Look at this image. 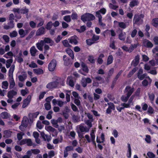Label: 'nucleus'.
<instances>
[{"label": "nucleus", "mask_w": 158, "mask_h": 158, "mask_svg": "<svg viewBox=\"0 0 158 158\" xmlns=\"http://www.w3.org/2000/svg\"><path fill=\"white\" fill-rule=\"evenodd\" d=\"M54 81L56 83L57 86H58L59 84L61 83L62 84L63 82V81L62 79L59 77H57L55 79V81Z\"/></svg>", "instance_id": "c85d7f7f"}, {"label": "nucleus", "mask_w": 158, "mask_h": 158, "mask_svg": "<svg viewBox=\"0 0 158 158\" xmlns=\"http://www.w3.org/2000/svg\"><path fill=\"white\" fill-rule=\"evenodd\" d=\"M118 26L120 27L123 29H125L126 27V24L123 22H120L118 23Z\"/></svg>", "instance_id": "864d4df0"}, {"label": "nucleus", "mask_w": 158, "mask_h": 158, "mask_svg": "<svg viewBox=\"0 0 158 158\" xmlns=\"http://www.w3.org/2000/svg\"><path fill=\"white\" fill-rule=\"evenodd\" d=\"M95 19V17L94 15L89 13H86L81 16V20L85 23L86 21H89L94 20Z\"/></svg>", "instance_id": "f03ea898"}, {"label": "nucleus", "mask_w": 158, "mask_h": 158, "mask_svg": "<svg viewBox=\"0 0 158 158\" xmlns=\"http://www.w3.org/2000/svg\"><path fill=\"white\" fill-rule=\"evenodd\" d=\"M44 41L45 43L49 44V45L52 46L54 44V42L51 39L48 37H45Z\"/></svg>", "instance_id": "aec40b11"}, {"label": "nucleus", "mask_w": 158, "mask_h": 158, "mask_svg": "<svg viewBox=\"0 0 158 158\" xmlns=\"http://www.w3.org/2000/svg\"><path fill=\"white\" fill-rule=\"evenodd\" d=\"M24 135V133L23 132H21L20 133H18L17 134V138L19 140H20L23 138V136Z\"/></svg>", "instance_id": "bf43d9fd"}, {"label": "nucleus", "mask_w": 158, "mask_h": 158, "mask_svg": "<svg viewBox=\"0 0 158 158\" xmlns=\"http://www.w3.org/2000/svg\"><path fill=\"white\" fill-rule=\"evenodd\" d=\"M113 60V58L112 55H110L108 56L107 60V65H109L112 63Z\"/></svg>", "instance_id": "c756f323"}, {"label": "nucleus", "mask_w": 158, "mask_h": 158, "mask_svg": "<svg viewBox=\"0 0 158 158\" xmlns=\"http://www.w3.org/2000/svg\"><path fill=\"white\" fill-rule=\"evenodd\" d=\"M129 98L130 97L127 95L126 96L123 95L121 97V100L123 102H126L128 101Z\"/></svg>", "instance_id": "8fccbe9b"}, {"label": "nucleus", "mask_w": 158, "mask_h": 158, "mask_svg": "<svg viewBox=\"0 0 158 158\" xmlns=\"http://www.w3.org/2000/svg\"><path fill=\"white\" fill-rule=\"evenodd\" d=\"M45 33V29L44 27H40L36 31V35L37 36L44 34Z\"/></svg>", "instance_id": "ddd939ff"}, {"label": "nucleus", "mask_w": 158, "mask_h": 158, "mask_svg": "<svg viewBox=\"0 0 158 158\" xmlns=\"http://www.w3.org/2000/svg\"><path fill=\"white\" fill-rule=\"evenodd\" d=\"M139 56L138 55L135 56L134 60H133L131 62V65L134 67L137 65L139 63Z\"/></svg>", "instance_id": "4468645a"}, {"label": "nucleus", "mask_w": 158, "mask_h": 158, "mask_svg": "<svg viewBox=\"0 0 158 158\" xmlns=\"http://www.w3.org/2000/svg\"><path fill=\"white\" fill-rule=\"evenodd\" d=\"M64 64L66 66H68L71 64V60L69 58H67L64 60Z\"/></svg>", "instance_id": "4c0bfd02"}, {"label": "nucleus", "mask_w": 158, "mask_h": 158, "mask_svg": "<svg viewBox=\"0 0 158 158\" xmlns=\"http://www.w3.org/2000/svg\"><path fill=\"white\" fill-rule=\"evenodd\" d=\"M15 65L11 66L9 71V76L10 77H13V73L15 69Z\"/></svg>", "instance_id": "bb28decb"}, {"label": "nucleus", "mask_w": 158, "mask_h": 158, "mask_svg": "<svg viewBox=\"0 0 158 158\" xmlns=\"http://www.w3.org/2000/svg\"><path fill=\"white\" fill-rule=\"evenodd\" d=\"M39 114V112L38 111L32 113H30L29 114V119L31 121H32L34 118H36L38 115Z\"/></svg>", "instance_id": "2eb2a0df"}, {"label": "nucleus", "mask_w": 158, "mask_h": 158, "mask_svg": "<svg viewBox=\"0 0 158 158\" xmlns=\"http://www.w3.org/2000/svg\"><path fill=\"white\" fill-rule=\"evenodd\" d=\"M51 123L53 126L56 128H58L59 125L56 120L53 119L51 120Z\"/></svg>", "instance_id": "f704fd0d"}, {"label": "nucleus", "mask_w": 158, "mask_h": 158, "mask_svg": "<svg viewBox=\"0 0 158 158\" xmlns=\"http://www.w3.org/2000/svg\"><path fill=\"white\" fill-rule=\"evenodd\" d=\"M12 132L9 130H5L3 131V137L5 138H8L11 137Z\"/></svg>", "instance_id": "f8f14e48"}, {"label": "nucleus", "mask_w": 158, "mask_h": 158, "mask_svg": "<svg viewBox=\"0 0 158 158\" xmlns=\"http://www.w3.org/2000/svg\"><path fill=\"white\" fill-rule=\"evenodd\" d=\"M79 39L78 38L76 35H74L71 36L68 39L69 42L71 44H73L74 45L77 44L78 41V40Z\"/></svg>", "instance_id": "20e7f679"}, {"label": "nucleus", "mask_w": 158, "mask_h": 158, "mask_svg": "<svg viewBox=\"0 0 158 158\" xmlns=\"http://www.w3.org/2000/svg\"><path fill=\"white\" fill-rule=\"evenodd\" d=\"M54 155V152L53 151H50L48 153V158H52Z\"/></svg>", "instance_id": "774afa93"}, {"label": "nucleus", "mask_w": 158, "mask_h": 158, "mask_svg": "<svg viewBox=\"0 0 158 158\" xmlns=\"http://www.w3.org/2000/svg\"><path fill=\"white\" fill-rule=\"evenodd\" d=\"M88 60L91 63L94 64L95 63V60L94 59V58L93 56H89L88 58Z\"/></svg>", "instance_id": "5fc2aeb1"}, {"label": "nucleus", "mask_w": 158, "mask_h": 158, "mask_svg": "<svg viewBox=\"0 0 158 158\" xmlns=\"http://www.w3.org/2000/svg\"><path fill=\"white\" fill-rule=\"evenodd\" d=\"M120 32L118 35L119 39L122 41H124L126 38V33L123 32L122 30H120Z\"/></svg>", "instance_id": "dca6fc26"}, {"label": "nucleus", "mask_w": 158, "mask_h": 158, "mask_svg": "<svg viewBox=\"0 0 158 158\" xmlns=\"http://www.w3.org/2000/svg\"><path fill=\"white\" fill-rule=\"evenodd\" d=\"M148 94L150 102L151 103H152L155 97L154 94L153 93H152L151 94L148 93Z\"/></svg>", "instance_id": "72a5a7b5"}, {"label": "nucleus", "mask_w": 158, "mask_h": 158, "mask_svg": "<svg viewBox=\"0 0 158 158\" xmlns=\"http://www.w3.org/2000/svg\"><path fill=\"white\" fill-rule=\"evenodd\" d=\"M104 57L105 56L103 54H101L99 55L97 59V62L99 64H102L103 62V60H102V58H104Z\"/></svg>", "instance_id": "393cba45"}, {"label": "nucleus", "mask_w": 158, "mask_h": 158, "mask_svg": "<svg viewBox=\"0 0 158 158\" xmlns=\"http://www.w3.org/2000/svg\"><path fill=\"white\" fill-rule=\"evenodd\" d=\"M46 94V92L45 91H44V92H41L40 94L39 97V100H40L41 99H43Z\"/></svg>", "instance_id": "680f3d73"}, {"label": "nucleus", "mask_w": 158, "mask_h": 158, "mask_svg": "<svg viewBox=\"0 0 158 158\" xmlns=\"http://www.w3.org/2000/svg\"><path fill=\"white\" fill-rule=\"evenodd\" d=\"M100 37L99 36L96 35L94 34L92 38V39L94 42H95V41H98Z\"/></svg>", "instance_id": "e2e57ef3"}, {"label": "nucleus", "mask_w": 158, "mask_h": 158, "mask_svg": "<svg viewBox=\"0 0 158 158\" xmlns=\"http://www.w3.org/2000/svg\"><path fill=\"white\" fill-rule=\"evenodd\" d=\"M27 77V74H23L22 75H20L18 76V78L20 81L23 82L24 81L26 78Z\"/></svg>", "instance_id": "473e14b6"}, {"label": "nucleus", "mask_w": 158, "mask_h": 158, "mask_svg": "<svg viewBox=\"0 0 158 158\" xmlns=\"http://www.w3.org/2000/svg\"><path fill=\"white\" fill-rule=\"evenodd\" d=\"M71 17L73 20H77V19L78 15L76 13L73 12L72 13Z\"/></svg>", "instance_id": "4d7b16f0"}, {"label": "nucleus", "mask_w": 158, "mask_h": 158, "mask_svg": "<svg viewBox=\"0 0 158 158\" xmlns=\"http://www.w3.org/2000/svg\"><path fill=\"white\" fill-rule=\"evenodd\" d=\"M1 117L3 119H7L9 118L8 113L6 112H2L0 114Z\"/></svg>", "instance_id": "2f4dec72"}, {"label": "nucleus", "mask_w": 158, "mask_h": 158, "mask_svg": "<svg viewBox=\"0 0 158 158\" xmlns=\"http://www.w3.org/2000/svg\"><path fill=\"white\" fill-rule=\"evenodd\" d=\"M2 38L5 42L6 43H9L10 41V38L7 35H3Z\"/></svg>", "instance_id": "de8ad7c7"}, {"label": "nucleus", "mask_w": 158, "mask_h": 158, "mask_svg": "<svg viewBox=\"0 0 158 158\" xmlns=\"http://www.w3.org/2000/svg\"><path fill=\"white\" fill-rule=\"evenodd\" d=\"M128 151L127 156L128 158H130L131 155V148L130 144L129 143L127 144Z\"/></svg>", "instance_id": "e433bc0d"}, {"label": "nucleus", "mask_w": 158, "mask_h": 158, "mask_svg": "<svg viewBox=\"0 0 158 158\" xmlns=\"http://www.w3.org/2000/svg\"><path fill=\"white\" fill-rule=\"evenodd\" d=\"M134 90V88H131V86H127L126 87L125 91L127 92V95L130 97L133 93Z\"/></svg>", "instance_id": "0eeeda50"}, {"label": "nucleus", "mask_w": 158, "mask_h": 158, "mask_svg": "<svg viewBox=\"0 0 158 158\" xmlns=\"http://www.w3.org/2000/svg\"><path fill=\"white\" fill-rule=\"evenodd\" d=\"M30 101L27 98L25 99L23 101V103L22 105V107L23 108H25L27 107L30 103Z\"/></svg>", "instance_id": "a878e982"}, {"label": "nucleus", "mask_w": 158, "mask_h": 158, "mask_svg": "<svg viewBox=\"0 0 158 158\" xmlns=\"http://www.w3.org/2000/svg\"><path fill=\"white\" fill-rule=\"evenodd\" d=\"M30 52L31 55L33 56H35L38 51L35 48L34 46H32L30 49Z\"/></svg>", "instance_id": "6ab92c4d"}, {"label": "nucleus", "mask_w": 158, "mask_h": 158, "mask_svg": "<svg viewBox=\"0 0 158 158\" xmlns=\"http://www.w3.org/2000/svg\"><path fill=\"white\" fill-rule=\"evenodd\" d=\"M144 17V15L142 14H135L133 19L134 24L138 25L142 24L143 22V19Z\"/></svg>", "instance_id": "f257e3e1"}, {"label": "nucleus", "mask_w": 158, "mask_h": 158, "mask_svg": "<svg viewBox=\"0 0 158 158\" xmlns=\"http://www.w3.org/2000/svg\"><path fill=\"white\" fill-rule=\"evenodd\" d=\"M45 109L47 110H49L51 109V105L50 103H46L44 104Z\"/></svg>", "instance_id": "3c124183"}, {"label": "nucleus", "mask_w": 158, "mask_h": 158, "mask_svg": "<svg viewBox=\"0 0 158 158\" xmlns=\"http://www.w3.org/2000/svg\"><path fill=\"white\" fill-rule=\"evenodd\" d=\"M121 105L123 106V109L124 108H128L130 107V105L128 103H122L121 104Z\"/></svg>", "instance_id": "0e129e2a"}, {"label": "nucleus", "mask_w": 158, "mask_h": 158, "mask_svg": "<svg viewBox=\"0 0 158 158\" xmlns=\"http://www.w3.org/2000/svg\"><path fill=\"white\" fill-rule=\"evenodd\" d=\"M86 43L89 46L93 44L94 43L92 39H88L86 40Z\"/></svg>", "instance_id": "6e6d98bb"}, {"label": "nucleus", "mask_w": 158, "mask_h": 158, "mask_svg": "<svg viewBox=\"0 0 158 158\" xmlns=\"http://www.w3.org/2000/svg\"><path fill=\"white\" fill-rule=\"evenodd\" d=\"M12 62L13 60L11 59H10L8 60H6V66L7 68H8L10 67L11 65V64L12 63Z\"/></svg>", "instance_id": "79ce46f5"}, {"label": "nucleus", "mask_w": 158, "mask_h": 158, "mask_svg": "<svg viewBox=\"0 0 158 158\" xmlns=\"http://www.w3.org/2000/svg\"><path fill=\"white\" fill-rule=\"evenodd\" d=\"M33 71L34 73L37 74H42L44 73L43 70L41 69H34Z\"/></svg>", "instance_id": "c9c22d12"}, {"label": "nucleus", "mask_w": 158, "mask_h": 158, "mask_svg": "<svg viewBox=\"0 0 158 158\" xmlns=\"http://www.w3.org/2000/svg\"><path fill=\"white\" fill-rule=\"evenodd\" d=\"M18 35L17 32L15 31H14L10 33V36L11 38L15 37Z\"/></svg>", "instance_id": "a18cd8bd"}, {"label": "nucleus", "mask_w": 158, "mask_h": 158, "mask_svg": "<svg viewBox=\"0 0 158 158\" xmlns=\"http://www.w3.org/2000/svg\"><path fill=\"white\" fill-rule=\"evenodd\" d=\"M71 106L72 110L73 111L75 112L78 111V110L77 108L75 105L72 103L71 104Z\"/></svg>", "instance_id": "69168bd1"}, {"label": "nucleus", "mask_w": 158, "mask_h": 158, "mask_svg": "<svg viewBox=\"0 0 158 158\" xmlns=\"http://www.w3.org/2000/svg\"><path fill=\"white\" fill-rule=\"evenodd\" d=\"M80 118L77 115H74L72 117L73 122L74 123H77L79 121Z\"/></svg>", "instance_id": "ea45409f"}, {"label": "nucleus", "mask_w": 158, "mask_h": 158, "mask_svg": "<svg viewBox=\"0 0 158 158\" xmlns=\"http://www.w3.org/2000/svg\"><path fill=\"white\" fill-rule=\"evenodd\" d=\"M109 6L110 9L114 10H115L118 7V6L114 5L113 4L111 3L109 4Z\"/></svg>", "instance_id": "c03bdc74"}, {"label": "nucleus", "mask_w": 158, "mask_h": 158, "mask_svg": "<svg viewBox=\"0 0 158 158\" xmlns=\"http://www.w3.org/2000/svg\"><path fill=\"white\" fill-rule=\"evenodd\" d=\"M56 65V61L55 60H52L48 65V69L49 71L52 72L54 71Z\"/></svg>", "instance_id": "39448f33"}, {"label": "nucleus", "mask_w": 158, "mask_h": 158, "mask_svg": "<svg viewBox=\"0 0 158 158\" xmlns=\"http://www.w3.org/2000/svg\"><path fill=\"white\" fill-rule=\"evenodd\" d=\"M139 2L138 0H133L130 2L129 6L130 7L132 8L135 6L138 5Z\"/></svg>", "instance_id": "b1692460"}, {"label": "nucleus", "mask_w": 158, "mask_h": 158, "mask_svg": "<svg viewBox=\"0 0 158 158\" xmlns=\"http://www.w3.org/2000/svg\"><path fill=\"white\" fill-rule=\"evenodd\" d=\"M81 66L82 70H80L79 72L81 74L85 76L86 74L89 73V70L88 67L84 63H82Z\"/></svg>", "instance_id": "7ed1b4c3"}, {"label": "nucleus", "mask_w": 158, "mask_h": 158, "mask_svg": "<svg viewBox=\"0 0 158 158\" xmlns=\"http://www.w3.org/2000/svg\"><path fill=\"white\" fill-rule=\"evenodd\" d=\"M152 24L154 27H157L158 26V18L153 19L152 20Z\"/></svg>", "instance_id": "cd10ccee"}, {"label": "nucleus", "mask_w": 158, "mask_h": 158, "mask_svg": "<svg viewBox=\"0 0 158 158\" xmlns=\"http://www.w3.org/2000/svg\"><path fill=\"white\" fill-rule=\"evenodd\" d=\"M52 26V22L50 21L47 24L45 28L48 30H50L51 29Z\"/></svg>", "instance_id": "37998d69"}, {"label": "nucleus", "mask_w": 158, "mask_h": 158, "mask_svg": "<svg viewBox=\"0 0 158 158\" xmlns=\"http://www.w3.org/2000/svg\"><path fill=\"white\" fill-rule=\"evenodd\" d=\"M145 140L148 143H150L151 142V137L150 135H146Z\"/></svg>", "instance_id": "052dcab7"}, {"label": "nucleus", "mask_w": 158, "mask_h": 158, "mask_svg": "<svg viewBox=\"0 0 158 158\" xmlns=\"http://www.w3.org/2000/svg\"><path fill=\"white\" fill-rule=\"evenodd\" d=\"M86 30V27L85 26L83 25L80 27V29H76V30L78 32L81 33L84 32Z\"/></svg>", "instance_id": "58836bf2"}, {"label": "nucleus", "mask_w": 158, "mask_h": 158, "mask_svg": "<svg viewBox=\"0 0 158 158\" xmlns=\"http://www.w3.org/2000/svg\"><path fill=\"white\" fill-rule=\"evenodd\" d=\"M66 52L71 58L72 59H74V55L73 51L70 48H68L66 50Z\"/></svg>", "instance_id": "4be33fe9"}, {"label": "nucleus", "mask_w": 158, "mask_h": 158, "mask_svg": "<svg viewBox=\"0 0 158 158\" xmlns=\"http://www.w3.org/2000/svg\"><path fill=\"white\" fill-rule=\"evenodd\" d=\"M25 118V120L23 119L22 120L21 125H20V127H27L28 125V119L27 118L24 117L23 119Z\"/></svg>", "instance_id": "412c9836"}, {"label": "nucleus", "mask_w": 158, "mask_h": 158, "mask_svg": "<svg viewBox=\"0 0 158 158\" xmlns=\"http://www.w3.org/2000/svg\"><path fill=\"white\" fill-rule=\"evenodd\" d=\"M19 33L21 35V37H23L25 35V31L23 29H20L19 31Z\"/></svg>", "instance_id": "09e8293b"}, {"label": "nucleus", "mask_w": 158, "mask_h": 158, "mask_svg": "<svg viewBox=\"0 0 158 158\" xmlns=\"http://www.w3.org/2000/svg\"><path fill=\"white\" fill-rule=\"evenodd\" d=\"M137 69L136 68H133L132 70L130 71L127 75V77H130L136 71Z\"/></svg>", "instance_id": "a19ab883"}, {"label": "nucleus", "mask_w": 158, "mask_h": 158, "mask_svg": "<svg viewBox=\"0 0 158 158\" xmlns=\"http://www.w3.org/2000/svg\"><path fill=\"white\" fill-rule=\"evenodd\" d=\"M143 44L144 47L148 48H152L153 46V44L148 40L146 39L143 40Z\"/></svg>", "instance_id": "1a4fd4ad"}, {"label": "nucleus", "mask_w": 158, "mask_h": 158, "mask_svg": "<svg viewBox=\"0 0 158 158\" xmlns=\"http://www.w3.org/2000/svg\"><path fill=\"white\" fill-rule=\"evenodd\" d=\"M57 87V86L54 81L49 83L46 86V87L47 89H50L56 88Z\"/></svg>", "instance_id": "9d476101"}, {"label": "nucleus", "mask_w": 158, "mask_h": 158, "mask_svg": "<svg viewBox=\"0 0 158 158\" xmlns=\"http://www.w3.org/2000/svg\"><path fill=\"white\" fill-rule=\"evenodd\" d=\"M79 129L81 132H87L89 130V129L86 127H84L83 126H80L79 127Z\"/></svg>", "instance_id": "7c9ffc66"}, {"label": "nucleus", "mask_w": 158, "mask_h": 158, "mask_svg": "<svg viewBox=\"0 0 158 158\" xmlns=\"http://www.w3.org/2000/svg\"><path fill=\"white\" fill-rule=\"evenodd\" d=\"M8 25H5L4 26L3 28L5 30H8L10 28H13L15 26V24L13 21H10L7 23Z\"/></svg>", "instance_id": "9b49d317"}, {"label": "nucleus", "mask_w": 158, "mask_h": 158, "mask_svg": "<svg viewBox=\"0 0 158 158\" xmlns=\"http://www.w3.org/2000/svg\"><path fill=\"white\" fill-rule=\"evenodd\" d=\"M29 12V9L26 8V6L23 8L20 9V13L22 14H26V15H28Z\"/></svg>", "instance_id": "5701e85b"}, {"label": "nucleus", "mask_w": 158, "mask_h": 158, "mask_svg": "<svg viewBox=\"0 0 158 158\" xmlns=\"http://www.w3.org/2000/svg\"><path fill=\"white\" fill-rule=\"evenodd\" d=\"M45 129L48 131H50L52 132V136H54L56 135H57L58 132H57V130L52 126H49L46 128H45Z\"/></svg>", "instance_id": "6e6552de"}, {"label": "nucleus", "mask_w": 158, "mask_h": 158, "mask_svg": "<svg viewBox=\"0 0 158 158\" xmlns=\"http://www.w3.org/2000/svg\"><path fill=\"white\" fill-rule=\"evenodd\" d=\"M17 92L14 90H11L8 91L7 94V97L9 99H12L13 98V96L16 95Z\"/></svg>", "instance_id": "a211bd4d"}, {"label": "nucleus", "mask_w": 158, "mask_h": 158, "mask_svg": "<svg viewBox=\"0 0 158 158\" xmlns=\"http://www.w3.org/2000/svg\"><path fill=\"white\" fill-rule=\"evenodd\" d=\"M27 144L28 146H31L32 145V143L31 139H24L21 140L19 143L21 145Z\"/></svg>", "instance_id": "423d86ee"}, {"label": "nucleus", "mask_w": 158, "mask_h": 158, "mask_svg": "<svg viewBox=\"0 0 158 158\" xmlns=\"http://www.w3.org/2000/svg\"><path fill=\"white\" fill-rule=\"evenodd\" d=\"M40 135L44 141L47 140L48 142L50 141V136L45 135L44 132H41Z\"/></svg>", "instance_id": "f3484780"}, {"label": "nucleus", "mask_w": 158, "mask_h": 158, "mask_svg": "<svg viewBox=\"0 0 158 158\" xmlns=\"http://www.w3.org/2000/svg\"><path fill=\"white\" fill-rule=\"evenodd\" d=\"M147 155L149 158H154L155 156V155L150 152H148L147 153Z\"/></svg>", "instance_id": "13d9d810"}, {"label": "nucleus", "mask_w": 158, "mask_h": 158, "mask_svg": "<svg viewBox=\"0 0 158 158\" xmlns=\"http://www.w3.org/2000/svg\"><path fill=\"white\" fill-rule=\"evenodd\" d=\"M147 75L146 73H144L143 74L141 75L140 76H139L138 78L140 81L143 80L144 78H145L146 77Z\"/></svg>", "instance_id": "338daca9"}, {"label": "nucleus", "mask_w": 158, "mask_h": 158, "mask_svg": "<svg viewBox=\"0 0 158 158\" xmlns=\"http://www.w3.org/2000/svg\"><path fill=\"white\" fill-rule=\"evenodd\" d=\"M64 20L67 23L70 22L71 21V19L70 15H68L64 17Z\"/></svg>", "instance_id": "49530a36"}, {"label": "nucleus", "mask_w": 158, "mask_h": 158, "mask_svg": "<svg viewBox=\"0 0 158 158\" xmlns=\"http://www.w3.org/2000/svg\"><path fill=\"white\" fill-rule=\"evenodd\" d=\"M62 44L64 46L66 47H69L71 45L69 44L67 40H64L62 41Z\"/></svg>", "instance_id": "603ef678"}]
</instances>
